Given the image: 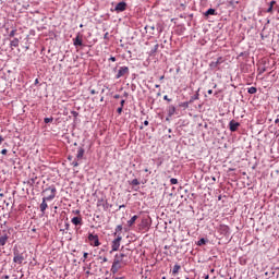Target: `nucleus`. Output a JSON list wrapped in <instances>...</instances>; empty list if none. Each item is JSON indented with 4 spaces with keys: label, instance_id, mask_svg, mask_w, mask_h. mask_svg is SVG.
<instances>
[{
    "label": "nucleus",
    "instance_id": "obj_1",
    "mask_svg": "<svg viewBox=\"0 0 279 279\" xmlns=\"http://www.w3.org/2000/svg\"><path fill=\"white\" fill-rule=\"evenodd\" d=\"M121 265H128V262L125 259H113V264L111 266V272L118 274L119 269H121Z\"/></svg>",
    "mask_w": 279,
    "mask_h": 279
},
{
    "label": "nucleus",
    "instance_id": "obj_2",
    "mask_svg": "<svg viewBox=\"0 0 279 279\" xmlns=\"http://www.w3.org/2000/svg\"><path fill=\"white\" fill-rule=\"evenodd\" d=\"M87 239L92 247H99V245H101V242H99V235L97 234L89 233Z\"/></svg>",
    "mask_w": 279,
    "mask_h": 279
},
{
    "label": "nucleus",
    "instance_id": "obj_3",
    "mask_svg": "<svg viewBox=\"0 0 279 279\" xmlns=\"http://www.w3.org/2000/svg\"><path fill=\"white\" fill-rule=\"evenodd\" d=\"M121 241H123V238L121 235H118L112 242H111V251L112 252H119V247H121Z\"/></svg>",
    "mask_w": 279,
    "mask_h": 279
},
{
    "label": "nucleus",
    "instance_id": "obj_4",
    "mask_svg": "<svg viewBox=\"0 0 279 279\" xmlns=\"http://www.w3.org/2000/svg\"><path fill=\"white\" fill-rule=\"evenodd\" d=\"M96 206L97 208L108 210V201L106 199V197L101 196L100 198L97 199Z\"/></svg>",
    "mask_w": 279,
    "mask_h": 279
},
{
    "label": "nucleus",
    "instance_id": "obj_5",
    "mask_svg": "<svg viewBox=\"0 0 279 279\" xmlns=\"http://www.w3.org/2000/svg\"><path fill=\"white\" fill-rule=\"evenodd\" d=\"M128 73H130V68L128 66H120L117 75H116V80H121V77H123L124 75H128Z\"/></svg>",
    "mask_w": 279,
    "mask_h": 279
},
{
    "label": "nucleus",
    "instance_id": "obj_6",
    "mask_svg": "<svg viewBox=\"0 0 279 279\" xmlns=\"http://www.w3.org/2000/svg\"><path fill=\"white\" fill-rule=\"evenodd\" d=\"M23 260H25V256H23V253H19V251H15L13 263H16V265H23Z\"/></svg>",
    "mask_w": 279,
    "mask_h": 279
},
{
    "label": "nucleus",
    "instance_id": "obj_7",
    "mask_svg": "<svg viewBox=\"0 0 279 279\" xmlns=\"http://www.w3.org/2000/svg\"><path fill=\"white\" fill-rule=\"evenodd\" d=\"M239 128H241V123L234 121V120H231L229 122V130L230 132H236V130H239Z\"/></svg>",
    "mask_w": 279,
    "mask_h": 279
},
{
    "label": "nucleus",
    "instance_id": "obj_8",
    "mask_svg": "<svg viewBox=\"0 0 279 279\" xmlns=\"http://www.w3.org/2000/svg\"><path fill=\"white\" fill-rule=\"evenodd\" d=\"M125 10H128V3H125V2H119V3L114 7V11H116V12H125Z\"/></svg>",
    "mask_w": 279,
    "mask_h": 279
},
{
    "label": "nucleus",
    "instance_id": "obj_9",
    "mask_svg": "<svg viewBox=\"0 0 279 279\" xmlns=\"http://www.w3.org/2000/svg\"><path fill=\"white\" fill-rule=\"evenodd\" d=\"M47 202H51V199H48L47 196L43 198V202L39 206L40 208V213H43V215H45V210H47V208H49V205H47Z\"/></svg>",
    "mask_w": 279,
    "mask_h": 279
},
{
    "label": "nucleus",
    "instance_id": "obj_10",
    "mask_svg": "<svg viewBox=\"0 0 279 279\" xmlns=\"http://www.w3.org/2000/svg\"><path fill=\"white\" fill-rule=\"evenodd\" d=\"M45 191H51V194L49 196H47V199H56V193H58V190L56 189V186H50L48 189H46Z\"/></svg>",
    "mask_w": 279,
    "mask_h": 279
},
{
    "label": "nucleus",
    "instance_id": "obj_11",
    "mask_svg": "<svg viewBox=\"0 0 279 279\" xmlns=\"http://www.w3.org/2000/svg\"><path fill=\"white\" fill-rule=\"evenodd\" d=\"M73 45H74V47H82L83 41H82V37H80V35H77V36L73 39Z\"/></svg>",
    "mask_w": 279,
    "mask_h": 279
},
{
    "label": "nucleus",
    "instance_id": "obj_12",
    "mask_svg": "<svg viewBox=\"0 0 279 279\" xmlns=\"http://www.w3.org/2000/svg\"><path fill=\"white\" fill-rule=\"evenodd\" d=\"M20 43H21V41L19 40V38H13V39L10 41V47H11V49H14V48L19 47Z\"/></svg>",
    "mask_w": 279,
    "mask_h": 279
},
{
    "label": "nucleus",
    "instance_id": "obj_13",
    "mask_svg": "<svg viewBox=\"0 0 279 279\" xmlns=\"http://www.w3.org/2000/svg\"><path fill=\"white\" fill-rule=\"evenodd\" d=\"M84 153H85L84 148L80 147L77 149V154H76L77 160H82L84 158Z\"/></svg>",
    "mask_w": 279,
    "mask_h": 279
},
{
    "label": "nucleus",
    "instance_id": "obj_14",
    "mask_svg": "<svg viewBox=\"0 0 279 279\" xmlns=\"http://www.w3.org/2000/svg\"><path fill=\"white\" fill-rule=\"evenodd\" d=\"M71 221H72L73 226H82L81 217H73Z\"/></svg>",
    "mask_w": 279,
    "mask_h": 279
},
{
    "label": "nucleus",
    "instance_id": "obj_15",
    "mask_svg": "<svg viewBox=\"0 0 279 279\" xmlns=\"http://www.w3.org/2000/svg\"><path fill=\"white\" fill-rule=\"evenodd\" d=\"M205 16H217V11L215 9H208L205 12Z\"/></svg>",
    "mask_w": 279,
    "mask_h": 279
},
{
    "label": "nucleus",
    "instance_id": "obj_16",
    "mask_svg": "<svg viewBox=\"0 0 279 279\" xmlns=\"http://www.w3.org/2000/svg\"><path fill=\"white\" fill-rule=\"evenodd\" d=\"M175 114V106L171 105L168 107V117H173Z\"/></svg>",
    "mask_w": 279,
    "mask_h": 279
},
{
    "label": "nucleus",
    "instance_id": "obj_17",
    "mask_svg": "<svg viewBox=\"0 0 279 279\" xmlns=\"http://www.w3.org/2000/svg\"><path fill=\"white\" fill-rule=\"evenodd\" d=\"M8 234H3L2 236H0V245L3 247V245H5V243H8Z\"/></svg>",
    "mask_w": 279,
    "mask_h": 279
},
{
    "label": "nucleus",
    "instance_id": "obj_18",
    "mask_svg": "<svg viewBox=\"0 0 279 279\" xmlns=\"http://www.w3.org/2000/svg\"><path fill=\"white\" fill-rule=\"evenodd\" d=\"M114 258L118 260H125V258H128V255L125 253H120V254H117Z\"/></svg>",
    "mask_w": 279,
    "mask_h": 279
},
{
    "label": "nucleus",
    "instance_id": "obj_19",
    "mask_svg": "<svg viewBox=\"0 0 279 279\" xmlns=\"http://www.w3.org/2000/svg\"><path fill=\"white\" fill-rule=\"evenodd\" d=\"M199 99V89L196 92L194 96L190 98V104H193V101H197Z\"/></svg>",
    "mask_w": 279,
    "mask_h": 279
},
{
    "label": "nucleus",
    "instance_id": "obj_20",
    "mask_svg": "<svg viewBox=\"0 0 279 279\" xmlns=\"http://www.w3.org/2000/svg\"><path fill=\"white\" fill-rule=\"evenodd\" d=\"M136 219H138V216H133L129 221L128 226L132 228L133 223H136Z\"/></svg>",
    "mask_w": 279,
    "mask_h": 279
},
{
    "label": "nucleus",
    "instance_id": "obj_21",
    "mask_svg": "<svg viewBox=\"0 0 279 279\" xmlns=\"http://www.w3.org/2000/svg\"><path fill=\"white\" fill-rule=\"evenodd\" d=\"M257 92H258V89H256V87H250V88L247 89V93H248L250 95H256Z\"/></svg>",
    "mask_w": 279,
    "mask_h": 279
},
{
    "label": "nucleus",
    "instance_id": "obj_22",
    "mask_svg": "<svg viewBox=\"0 0 279 279\" xmlns=\"http://www.w3.org/2000/svg\"><path fill=\"white\" fill-rule=\"evenodd\" d=\"M179 271H180V265L177 264L173 266L172 274L175 276V274H179Z\"/></svg>",
    "mask_w": 279,
    "mask_h": 279
},
{
    "label": "nucleus",
    "instance_id": "obj_23",
    "mask_svg": "<svg viewBox=\"0 0 279 279\" xmlns=\"http://www.w3.org/2000/svg\"><path fill=\"white\" fill-rule=\"evenodd\" d=\"M131 184H132V186H138V184H141V182H138V179H133L131 181Z\"/></svg>",
    "mask_w": 279,
    "mask_h": 279
},
{
    "label": "nucleus",
    "instance_id": "obj_24",
    "mask_svg": "<svg viewBox=\"0 0 279 279\" xmlns=\"http://www.w3.org/2000/svg\"><path fill=\"white\" fill-rule=\"evenodd\" d=\"M16 36V28L12 29L9 34V38H14Z\"/></svg>",
    "mask_w": 279,
    "mask_h": 279
},
{
    "label": "nucleus",
    "instance_id": "obj_25",
    "mask_svg": "<svg viewBox=\"0 0 279 279\" xmlns=\"http://www.w3.org/2000/svg\"><path fill=\"white\" fill-rule=\"evenodd\" d=\"M121 230H123V226H121V225L117 226L116 232L113 233L114 236H117V232H121Z\"/></svg>",
    "mask_w": 279,
    "mask_h": 279
},
{
    "label": "nucleus",
    "instance_id": "obj_26",
    "mask_svg": "<svg viewBox=\"0 0 279 279\" xmlns=\"http://www.w3.org/2000/svg\"><path fill=\"white\" fill-rule=\"evenodd\" d=\"M265 71H267V68H266V66L258 68V73H259V75H263V73H265Z\"/></svg>",
    "mask_w": 279,
    "mask_h": 279
},
{
    "label": "nucleus",
    "instance_id": "obj_27",
    "mask_svg": "<svg viewBox=\"0 0 279 279\" xmlns=\"http://www.w3.org/2000/svg\"><path fill=\"white\" fill-rule=\"evenodd\" d=\"M197 245H206V239L202 238L198 240Z\"/></svg>",
    "mask_w": 279,
    "mask_h": 279
},
{
    "label": "nucleus",
    "instance_id": "obj_28",
    "mask_svg": "<svg viewBox=\"0 0 279 279\" xmlns=\"http://www.w3.org/2000/svg\"><path fill=\"white\" fill-rule=\"evenodd\" d=\"M210 69H217V63L215 61H211L209 64Z\"/></svg>",
    "mask_w": 279,
    "mask_h": 279
},
{
    "label": "nucleus",
    "instance_id": "obj_29",
    "mask_svg": "<svg viewBox=\"0 0 279 279\" xmlns=\"http://www.w3.org/2000/svg\"><path fill=\"white\" fill-rule=\"evenodd\" d=\"M53 121V118H45L44 123H51Z\"/></svg>",
    "mask_w": 279,
    "mask_h": 279
},
{
    "label": "nucleus",
    "instance_id": "obj_30",
    "mask_svg": "<svg viewBox=\"0 0 279 279\" xmlns=\"http://www.w3.org/2000/svg\"><path fill=\"white\" fill-rule=\"evenodd\" d=\"M170 184H178V179L175 178L170 179Z\"/></svg>",
    "mask_w": 279,
    "mask_h": 279
},
{
    "label": "nucleus",
    "instance_id": "obj_31",
    "mask_svg": "<svg viewBox=\"0 0 279 279\" xmlns=\"http://www.w3.org/2000/svg\"><path fill=\"white\" fill-rule=\"evenodd\" d=\"M271 12H274V7H270V5H269V8L267 9V13H268V14H271Z\"/></svg>",
    "mask_w": 279,
    "mask_h": 279
},
{
    "label": "nucleus",
    "instance_id": "obj_32",
    "mask_svg": "<svg viewBox=\"0 0 279 279\" xmlns=\"http://www.w3.org/2000/svg\"><path fill=\"white\" fill-rule=\"evenodd\" d=\"M1 154H2V156H8V149L3 148V149L1 150Z\"/></svg>",
    "mask_w": 279,
    "mask_h": 279
},
{
    "label": "nucleus",
    "instance_id": "obj_33",
    "mask_svg": "<svg viewBox=\"0 0 279 279\" xmlns=\"http://www.w3.org/2000/svg\"><path fill=\"white\" fill-rule=\"evenodd\" d=\"M100 260H102V263H108V257L104 256V257H99Z\"/></svg>",
    "mask_w": 279,
    "mask_h": 279
},
{
    "label": "nucleus",
    "instance_id": "obj_34",
    "mask_svg": "<svg viewBox=\"0 0 279 279\" xmlns=\"http://www.w3.org/2000/svg\"><path fill=\"white\" fill-rule=\"evenodd\" d=\"M158 44L157 45H155V47H154V49H153V53H156L157 51H158Z\"/></svg>",
    "mask_w": 279,
    "mask_h": 279
},
{
    "label": "nucleus",
    "instance_id": "obj_35",
    "mask_svg": "<svg viewBox=\"0 0 279 279\" xmlns=\"http://www.w3.org/2000/svg\"><path fill=\"white\" fill-rule=\"evenodd\" d=\"M123 106H125V100H124V99H122V100L120 101V108H123Z\"/></svg>",
    "mask_w": 279,
    "mask_h": 279
},
{
    "label": "nucleus",
    "instance_id": "obj_36",
    "mask_svg": "<svg viewBox=\"0 0 279 279\" xmlns=\"http://www.w3.org/2000/svg\"><path fill=\"white\" fill-rule=\"evenodd\" d=\"M117 112H118V114H121V112H123V107L118 108Z\"/></svg>",
    "mask_w": 279,
    "mask_h": 279
},
{
    "label": "nucleus",
    "instance_id": "obj_37",
    "mask_svg": "<svg viewBox=\"0 0 279 279\" xmlns=\"http://www.w3.org/2000/svg\"><path fill=\"white\" fill-rule=\"evenodd\" d=\"M109 60H110L111 62H117V58H116V57H111V58H109Z\"/></svg>",
    "mask_w": 279,
    "mask_h": 279
},
{
    "label": "nucleus",
    "instance_id": "obj_38",
    "mask_svg": "<svg viewBox=\"0 0 279 279\" xmlns=\"http://www.w3.org/2000/svg\"><path fill=\"white\" fill-rule=\"evenodd\" d=\"M165 101H171V98L169 96H163Z\"/></svg>",
    "mask_w": 279,
    "mask_h": 279
},
{
    "label": "nucleus",
    "instance_id": "obj_39",
    "mask_svg": "<svg viewBox=\"0 0 279 279\" xmlns=\"http://www.w3.org/2000/svg\"><path fill=\"white\" fill-rule=\"evenodd\" d=\"M73 167H80V163L77 161L72 162Z\"/></svg>",
    "mask_w": 279,
    "mask_h": 279
},
{
    "label": "nucleus",
    "instance_id": "obj_40",
    "mask_svg": "<svg viewBox=\"0 0 279 279\" xmlns=\"http://www.w3.org/2000/svg\"><path fill=\"white\" fill-rule=\"evenodd\" d=\"M269 5L274 8V5H276V0H272Z\"/></svg>",
    "mask_w": 279,
    "mask_h": 279
},
{
    "label": "nucleus",
    "instance_id": "obj_41",
    "mask_svg": "<svg viewBox=\"0 0 279 279\" xmlns=\"http://www.w3.org/2000/svg\"><path fill=\"white\" fill-rule=\"evenodd\" d=\"M83 258H84V260H86V258H88V253H84Z\"/></svg>",
    "mask_w": 279,
    "mask_h": 279
},
{
    "label": "nucleus",
    "instance_id": "obj_42",
    "mask_svg": "<svg viewBox=\"0 0 279 279\" xmlns=\"http://www.w3.org/2000/svg\"><path fill=\"white\" fill-rule=\"evenodd\" d=\"M90 95H97V92L95 89H92Z\"/></svg>",
    "mask_w": 279,
    "mask_h": 279
},
{
    "label": "nucleus",
    "instance_id": "obj_43",
    "mask_svg": "<svg viewBox=\"0 0 279 279\" xmlns=\"http://www.w3.org/2000/svg\"><path fill=\"white\" fill-rule=\"evenodd\" d=\"M3 143V135L0 134V145Z\"/></svg>",
    "mask_w": 279,
    "mask_h": 279
},
{
    "label": "nucleus",
    "instance_id": "obj_44",
    "mask_svg": "<svg viewBox=\"0 0 279 279\" xmlns=\"http://www.w3.org/2000/svg\"><path fill=\"white\" fill-rule=\"evenodd\" d=\"M214 62H216V65H218V66H219V64H221V61L219 59L217 61H214Z\"/></svg>",
    "mask_w": 279,
    "mask_h": 279
},
{
    "label": "nucleus",
    "instance_id": "obj_45",
    "mask_svg": "<svg viewBox=\"0 0 279 279\" xmlns=\"http://www.w3.org/2000/svg\"><path fill=\"white\" fill-rule=\"evenodd\" d=\"M144 125H149V121L145 120Z\"/></svg>",
    "mask_w": 279,
    "mask_h": 279
},
{
    "label": "nucleus",
    "instance_id": "obj_46",
    "mask_svg": "<svg viewBox=\"0 0 279 279\" xmlns=\"http://www.w3.org/2000/svg\"><path fill=\"white\" fill-rule=\"evenodd\" d=\"M208 95H213V89H208Z\"/></svg>",
    "mask_w": 279,
    "mask_h": 279
},
{
    "label": "nucleus",
    "instance_id": "obj_47",
    "mask_svg": "<svg viewBox=\"0 0 279 279\" xmlns=\"http://www.w3.org/2000/svg\"><path fill=\"white\" fill-rule=\"evenodd\" d=\"M121 97L119 94L114 95V99H119Z\"/></svg>",
    "mask_w": 279,
    "mask_h": 279
},
{
    "label": "nucleus",
    "instance_id": "obj_48",
    "mask_svg": "<svg viewBox=\"0 0 279 279\" xmlns=\"http://www.w3.org/2000/svg\"><path fill=\"white\" fill-rule=\"evenodd\" d=\"M72 114H73L74 117H77V112H76V111H72Z\"/></svg>",
    "mask_w": 279,
    "mask_h": 279
},
{
    "label": "nucleus",
    "instance_id": "obj_49",
    "mask_svg": "<svg viewBox=\"0 0 279 279\" xmlns=\"http://www.w3.org/2000/svg\"><path fill=\"white\" fill-rule=\"evenodd\" d=\"M204 278H205V279H209L210 276H209V275H205Z\"/></svg>",
    "mask_w": 279,
    "mask_h": 279
},
{
    "label": "nucleus",
    "instance_id": "obj_50",
    "mask_svg": "<svg viewBox=\"0 0 279 279\" xmlns=\"http://www.w3.org/2000/svg\"><path fill=\"white\" fill-rule=\"evenodd\" d=\"M185 108H189V102H184Z\"/></svg>",
    "mask_w": 279,
    "mask_h": 279
},
{
    "label": "nucleus",
    "instance_id": "obj_51",
    "mask_svg": "<svg viewBox=\"0 0 279 279\" xmlns=\"http://www.w3.org/2000/svg\"><path fill=\"white\" fill-rule=\"evenodd\" d=\"M65 230H69V223H65Z\"/></svg>",
    "mask_w": 279,
    "mask_h": 279
},
{
    "label": "nucleus",
    "instance_id": "obj_52",
    "mask_svg": "<svg viewBox=\"0 0 279 279\" xmlns=\"http://www.w3.org/2000/svg\"><path fill=\"white\" fill-rule=\"evenodd\" d=\"M144 171H145V173H148V172H149V169L146 168Z\"/></svg>",
    "mask_w": 279,
    "mask_h": 279
},
{
    "label": "nucleus",
    "instance_id": "obj_53",
    "mask_svg": "<svg viewBox=\"0 0 279 279\" xmlns=\"http://www.w3.org/2000/svg\"><path fill=\"white\" fill-rule=\"evenodd\" d=\"M119 208H125V205H120Z\"/></svg>",
    "mask_w": 279,
    "mask_h": 279
},
{
    "label": "nucleus",
    "instance_id": "obj_54",
    "mask_svg": "<svg viewBox=\"0 0 279 279\" xmlns=\"http://www.w3.org/2000/svg\"><path fill=\"white\" fill-rule=\"evenodd\" d=\"M4 279H10V276L5 275V276H4Z\"/></svg>",
    "mask_w": 279,
    "mask_h": 279
},
{
    "label": "nucleus",
    "instance_id": "obj_55",
    "mask_svg": "<svg viewBox=\"0 0 279 279\" xmlns=\"http://www.w3.org/2000/svg\"><path fill=\"white\" fill-rule=\"evenodd\" d=\"M155 88H160V85H155Z\"/></svg>",
    "mask_w": 279,
    "mask_h": 279
},
{
    "label": "nucleus",
    "instance_id": "obj_56",
    "mask_svg": "<svg viewBox=\"0 0 279 279\" xmlns=\"http://www.w3.org/2000/svg\"><path fill=\"white\" fill-rule=\"evenodd\" d=\"M275 123H279V119H276V120H275Z\"/></svg>",
    "mask_w": 279,
    "mask_h": 279
},
{
    "label": "nucleus",
    "instance_id": "obj_57",
    "mask_svg": "<svg viewBox=\"0 0 279 279\" xmlns=\"http://www.w3.org/2000/svg\"><path fill=\"white\" fill-rule=\"evenodd\" d=\"M114 279H123V277H116Z\"/></svg>",
    "mask_w": 279,
    "mask_h": 279
},
{
    "label": "nucleus",
    "instance_id": "obj_58",
    "mask_svg": "<svg viewBox=\"0 0 279 279\" xmlns=\"http://www.w3.org/2000/svg\"><path fill=\"white\" fill-rule=\"evenodd\" d=\"M150 29H156V27L155 26H150Z\"/></svg>",
    "mask_w": 279,
    "mask_h": 279
},
{
    "label": "nucleus",
    "instance_id": "obj_59",
    "mask_svg": "<svg viewBox=\"0 0 279 279\" xmlns=\"http://www.w3.org/2000/svg\"><path fill=\"white\" fill-rule=\"evenodd\" d=\"M35 84H38V78L35 80Z\"/></svg>",
    "mask_w": 279,
    "mask_h": 279
},
{
    "label": "nucleus",
    "instance_id": "obj_60",
    "mask_svg": "<svg viewBox=\"0 0 279 279\" xmlns=\"http://www.w3.org/2000/svg\"><path fill=\"white\" fill-rule=\"evenodd\" d=\"M160 80H165V76H161Z\"/></svg>",
    "mask_w": 279,
    "mask_h": 279
},
{
    "label": "nucleus",
    "instance_id": "obj_61",
    "mask_svg": "<svg viewBox=\"0 0 279 279\" xmlns=\"http://www.w3.org/2000/svg\"><path fill=\"white\" fill-rule=\"evenodd\" d=\"M80 27H84V25L81 24Z\"/></svg>",
    "mask_w": 279,
    "mask_h": 279
},
{
    "label": "nucleus",
    "instance_id": "obj_62",
    "mask_svg": "<svg viewBox=\"0 0 279 279\" xmlns=\"http://www.w3.org/2000/svg\"><path fill=\"white\" fill-rule=\"evenodd\" d=\"M162 279H166V277H162Z\"/></svg>",
    "mask_w": 279,
    "mask_h": 279
}]
</instances>
